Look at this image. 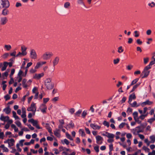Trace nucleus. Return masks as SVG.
Here are the masks:
<instances>
[{
  "mask_svg": "<svg viewBox=\"0 0 155 155\" xmlns=\"http://www.w3.org/2000/svg\"><path fill=\"white\" fill-rule=\"evenodd\" d=\"M96 143L99 145L101 144L103 141V138L100 136L98 135L96 136Z\"/></svg>",
  "mask_w": 155,
  "mask_h": 155,
  "instance_id": "8",
  "label": "nucleus"
},
{
  "mask_svg": "<svg viewBox=\"0 0 155 155\" xmlns=\"http://www.w3.org/2000/svg\"><path fill=\"white\" fill-rule=\"evenodd\" d=\"M9 72V70H7V71L4 72V73L2 74V76L4 77L5 76L7 77L8 74V72Z\"/></svg>",
  "mask_w": 155,
  "mask_h": 155,
  "instance_id": "45",
  "label": "nucleus"
},
{
  "mask_svg": "<svg viewBox=\"0 0 155 155\" xmlns=\"http://www.w3.org/2000/svg\"><path fill=\"white\" fill-rule=\"evenodd\" d=\"M70 4L69 2H65L64 5V7L66 8H67L70 6Z\"/></svg>",
  "mask_w": 155,
  "mask_h": 155,
  "instance_id": "40",
  "label": "nucleus"
},
{
  "mask_svg": "<svg viewBox=\"0 0 155 155\" xmlns=\"http://www.w3.org/2000/svg\"><path fill=\"white\" fill-rule=\"evenodd\" d=\"M15 123L16 125L18 127H21V124L19 120H17L15 122Z\"/></svg>",
  "mask_w": 155,
  "mask_h": 155,
  "instance_id": "39",
  "label": "nucleus"
},
{
  "mask_svg": "<svg viewBox=\"0 0 155 155\" xmlns=\"http://www.w3.org/2000/svg\"><path fill=\"white\" fill-rule=\"evenodd\" d=\"M79 132L82 137H84L85 136V134L83 129H80Z\"/></svg>",
  "mask_w": 155,
  "mask_h": 155,
  "instance_id": "26",
  "label": "nucleus"
},
{
  "mask_svg": "<svg viewBox=\"0 0 155 155\" xmlns=\"http://www.w3.org/2000/svg\"><path fill=\"white\" fill-rule=\"evenodd\" d=\"M149 72V71L143 70L141 74V76H143L142 78L147 77L148 75Z\"/></svg>",
  "mask_w": 155,
  "mask_h": 155,
  "instance_id": "14",
  "label": "nucleus"
},
{
  "mask_svg": "<svg viewBox=\"0 0 155 155\" xmlns=\"http://www.w3.org/2000/svg\"><path fill=\"white\" fill-rule=\"evenodd\" d=\"M138 113L137 111H135L133 113V115L134 120L138 118Z\"/></svg>",
  "mask_w": 155,
  "mask_h": 155,
  "instance_id": "34",
  "label": "nucleus"
},
{
  "mask_svg": "<svg viewBox=\"0 0 155 155\" xmlns=\"http://www.w3.org/2000/svg\"><path fill=\"white\" fill-rule=\"evenodd\" d=\"M62 154H66V155H75L76 153L75 152H73L71 154H67V153L65 152H63Z\"/></svg>",
  "mask_w": 155,
  "mask_h": 155,
  "instance_id": "60",
  "label": "nucleus"
},
{
  "mask_svg": "<svg viewBox=\"0 0 155 155\" xmlns=\"http://www.w3.org/2000/svg\"><path fill=\"white\" fill-rule=\"evenodd\" d=\"M132 109L130 108H128L127 109V112L128 114H130L132 112Z\"/></svg>",
  "mask_w": 155,
  "mask_h": 155,
  "instance_id": "58",
  "label": "nucleus"
},
{
  "mask_svg": "<svg viewBox=\"0 0 155 155\" xmlns=\"http://www.w3.org/2000/svg\"><path fill=\"white\" fill-rule=\"evenodd\" d=\"M139 80V78H137L133 80L131 82L130 85H132L136 84Z\"/></svg>",
  "mask_w": 155,
  "mask_h": 155,
  "instance_id": "38",
  "label": "nucleus"
},
{
  "mask_svg": "<svg viewBox=\"0 0 155 155\" xmlns=\"http://www.w3.org/2000/svg\"><path fill=\"white\" fill-rule=\"evenodd\" d=\"M140 83H139V84H136L135 85H134L133 87V88L131 91V92H133L135 90V89L138 87L140 85Z\"/></svg>",
  "mask_w": 155,
  "mask_h": 155,
  "instance_id": "42",
  "label": "nucleus"
},
{
  "mask_svg": "<svg viewBox=\"0 0 155 155\" xmlns=\"http://www.w3.org/2000/svg\"><path fill=\"white\" fill-rule=\"evenodd\" d=\"M15 72V70L14 69H12L11 70V74L10 75V78L12 77V76L14 74Z\"/></svg>",
  "mask_w": 155,
  "mask_h": 155,
  "instance_id": "57",
  "label": "nucleus"
},
{
  "mask_svg": "<svg viewBox=\"0 0 155 155\" xmlns=\"http://www.w3.org/2000/svg\"><path fill=\"white\" fill-rule=\"evenodd\" d=\"M36 69H37L35 68V69L31 68L29 71L30 73L32 74L35 73L37 71Z\"/></svg>",
  "mask_w": 155,
  "mask_h": 155,
  "instance_id": "53",
  "label": "nucleus"
},
{
  "mask_svg": "<svg viewBox=\"0 0 155 155\" xmlns=\"http://www.w3.org/2000/svg\"><path fill=\"white\" fill-rule=\"evenodd\" d=\"M60 130L58 129H56L54 131V135L57 137L60 138L61 135L60 134Z\"/></svg>",
  "mask_w": 155,
  "mask_h": 155,
  "instance_id": "13",
  "label": "nucleus"
},
{
  "mask_svg": "<svg viewBox=\"0 0 155 155\" xmlns=\"http://www.w3.org/2000/svg\"><path fill=\"white\" fill-rule=\"evenodd\" d=\"M44 75V73L40 74H35L33 76V78L39 80L43 77Z\"/></svg>",
  "mask_w": 155,
  "mask_h": 155,
  "instance_id": "9",
  "label": "nucleus"
},
{
  "mask_svg": "<svg viewBox=\"0 0 155 155\" xmlns=\"http://www.w3.org/2000/svg\"><path fill=\"white\" fill-rule=\"evenodd\" d=\"M126 124V123H125L124 122H123L121 124H120L119 126V127L120 129H121L123 128L125 125Z\"/></svg>",
  "mask_w": 155,
  "mask_h": 155,
  "instance_id": "47",
  "label": "nucleus"
},
{
  "mask_svg": "<svg viewBox=\"0 0 155 155\" xmlns=\"http://www.w3.org/2000/svg\"><path fill=\"white\" fill-rule=\"evenodd\" d=\"M21 52L26 55L27 54V52L26 50L27 49V48L25 46H22L21 47Z\"/></svg>",
  "mask_w": 155,
  "mask_h": 155,
  "instance_id": "19",
  "label": "nucleus"
},
{
  "mask_svg": "<svg viewBox=\"0 0 155 155\" xmlns=\"http://www.w3.org/2000/svg\"><path fill=\"white\" fill-rule=\"evenodd\" d=\"M103 135L106 136L109 138H113L114 137V134L108 132H106L105 134H103Z\"/></svg>",
  "mask_w": 155,
  "mask_h": 155,
  "instance_id": "20",
  "label": "nucleus"
},
{
  "mask_svg": "<svg viewBox=\"0 0 155 155\" xmlns=\"http://www.w3.org/2000/svg\"><path fill=\"white\" fill-rule=\"evenodd\" d=\"M12 114L13 117L15 118V120H20L18 116L16 115V114L15 112L14 111H12Z\"/></svg>",
  "mask_w": 155,
  "mask_h": 155,
  "instance_id": "27",
  "label": "nucleus"
},
{
  "mask_svg": "<svg viewBox=\"0 0 155 155\" xmlns=\"http://www.w3.org/2000/svg\"><path fill=\"white\" fill-rule=\"evenodd\" d=\"M153 60L151 61L150 63L149 64L151 66L155 64V55H154L152 58Z\"/></svg>",
  "mask_w": 155,
  "mask_h": 155,
  "instance_id": "29",
  "label": "nucleus"
},
{
  "mask_svg": "<svg viewBox=\"0 0 155 155\" xmlns=\"http://www.w3.org/2000/svg\"><path fill=\"white\" fill-rule=\"evenodd\" d=\"M148 114V113H147V114H142L139 117V118L141 120H143L147 115Z\"/></svg>",
  "mask_w": 155,
  "mask_h": 155,
  "instance_id": "31",
  "label": "nucleus"
},
{
  "mask_svg": "<svg viewBox=\"0 0 155 155\" xmlns=\"http://www.w3.org/2000/svg\"><path fill=\"white\" fill-rule=\"evenodd\" d=\"M32 124L33 126L35 127L38 124V121L37 120H34Z\"/></svg>",
  "mask_w": 155,
  "mask_h": 155,
  "instance_id": "63",
  "label": "nucleus"
},
{
  "mask_svg": "<svg viewBox=\"0 0 155 155\" xmlns=\"http://www.w3.org/2000/svg\"><path fill=\"white\" fill-rule=\"evenodd\" d=\"M5 48L6 49L7 51H9L11 49L12 47L10 45H5Z\"/></svg>",
  "mask_w": 155,
  "mask_h": 155,
  "instance_id": "37",
  "label": "nucleus"
},
{
  "mask_svg": "<svg viewBox=\"0 0 155 155\" xmlns=\"http://www.w3.org/2000/svg\"><path fill=\"white\" fill-rule=\"evenodd\" d=\"M137 135H138L140 138L141 140H143L145 138V136L143 134H138Z\"/></svg>",
  "mask_w": 155,
  "mask_h": 155,
  "instance_id": "46",
  "label": "nucleus"
},
{
  "mask_svg": "<svg viewBox=\"0 0 155 155\" xmlns=\"http://www.w3.org/2000/svg\"><path fill=\"white\" fill-rule=\"evenodd\" d=\"M0 119L2 121L6 122L9 119V117L8 116L5 117L3 115H1Z\"/></svg>",
  "mask_w": 155,
  "mask_h": 155,
  "instance_id": "21",
  "label": "nucleus"
},
{
  "mask_svg": "<svg viewBox=\"0 0 155 155\" xmlns=\"http://www.w3.org/2000/svg\"><path fill=\"white\" fill-rule=\"evenodd\" d=\"M75 109H74L73 108H72L71 109H70L69 110V112L71 114H73L74 113V112H75Z\"/></svg>",
  "mask_w": 155,
  "mask_h": 155,
  "instance_id": "55",
  "label": "nucleus"
},
{
  "mask_svg": "<svg viewBox=\"0 0 155 155\" xmlns=\"http://www.w3.org/2000/svg\"><path fill=\"white\" fill-rule=\"evenodd\" d=\"M134 33L135 34L134 36L136 37H139V35L138 33V32L137 31H134Z\"/></svg>",
  "mask_w": 155,
  "mask_h": 155,
  "instance_id": "61",
  "label": "nucleus"
},
{
  "mask_svg": "<svg viewBox=\"0 0 155 155\" xmlns=\"http://www.w3.org/2000/svg\"><path fill=\"white\" fill-rule=\"evenodd\" d=\"M61 142L63 143H65L67 145H68L69 143L68 140L66 139H64L63 140H62Z\"/></svg>",
  "mask_w": 155,
  "mask_h": 155,
  "instance_id": "43",
  "label": "nucleus"
},
{
  "mask_svg": "<svg viewBox=\"0 0 155 155\" xmlns=\"http://www.w3.org/2000/svg\"><path fill=\"white\" fill-rule=\"evenodd\" d=\"M47 109V107L45 104H42L40 106L38 111H39V110H40L42 113L44 114L46 113V110Z\"/></svg>",
  "mask_w": 155,
  "mask_h": 155,
  "instance_id": "7",
  "label": "nucleus"
},
{
  "mask_svg": "<svg viewBox=\"0 0 155 155\" xmlns=\"http://www.w3.org/2000/svg\"><path fill=\"white\" fill-rule=\"evenodd\" d=\"M53 54L51 51H47L45 52L42 55L41 58L44 60H48L50 58Z\"/></svg>",
  "mask_w": 155,
  "mask_h": 155,
  "instance_id": "2",
  "label": "nucleus"
},
{
  "mask_svg": "<svg viewBox=\"0 0 155 155\" xmlns=\"http://www.w3.org/2000/svg\"><path fill=\"white\" fill-rule=\"evenodd\" d=\"M136 98V97L135 96V94L134 93H133L132 94H130L129 97V100L128 102L130 104V103H131V101H132V100L133 99H135Z\"/></svg>",
  "mask_w": 155,
  "mask_h": 155,
  "instance_id": "16",
  "label": "nucleus"
},
{
  "mask_svg": "<svg viewBox=\"0 0 155 155\" xmlns=\"http://www.w3.org/2000/svg\"><path fill=\"white\" fill-rule=\"evenodd\" d=\"M132 135L130 133H129L126 134V137L128 139L131 138L132 137Z\"/></svg>",
  "mask_w": 155,
  "mask_h": 155,
  "instance_id": "54",
  "label": "nucleus"
},
{
  "mask_svg": "<svg viewBox=\"0 0 155 155\" xmlns=\"http://www.w3.org/2000/svg\"><path fill=\"white\" fill-rule=\"evenodd\" d=\"M41 64L40 62H38L36 64L35 67V68L37 69L39 68L40 67H41Z\"/></svg>",
  "mask_w": 155,
  "mask_h": 155,
  "instance_id": "36",
  "label": "nucleus"
},
{
  "mask_svg": "<svg viewBox=\"0 0 155 155\" xmlns=\"http://www.w3.org/2000/svg\"><path fill=\"white\" fill-rule=\"evenodd\" d=\"M82 111L81 110L79 109L75 113V115L76 117L80 116V115Z\"/></svg>",
  "mask_w": 155,
  "mask_h": 155,
  "instance_id": "30",
  "label": "nucleus"
},
{
  "mask_svg": "<svg viewBox=\"0 0 155 155\" xmlns=\"http://www.w3.org/2000/svg\"><path fill=\"white\" fill-rule=\"evenodd\" d=\"M9 11L8 10L6 9H4L2 12V14L4 16L7 15Z\"/></svg>",
  "mask_w": 155,
  "mask_h": 155,
  "instance_id": "25",
  "label": "nucleus"
},
{
  "mask_svg": "<svg viewBox=\"0 0 155 155\" xmlns=\"http://www.w3.org/2000/svg\"><path fill=\"white\" fill-rule=\"evenodd\" d=\"M9 6V3L8 0H0V7L7 8Z\"/></svg>",
  "mask_w": 155,
  "mask_h": 155,
  "instance_id": "5",
  "label": "nucleus"
},
{
  "mask_svg": "<svg viewBox=\"0 0 155 155\" xmlns=\"http://www.w3.org/2000/svg\"><path fill=\"white\" fill-rule=\"evenodd\" d=\"M120 61V59L119 58H117L114 60V64H118Z\"/></svg>",
  "mask_w": 155,
  "mask_h": 155,
  "instance_id": "52",
  "label": "nucleus"
},
{
  "mask_svg": "<svg viewBox=\"0 0 155 155\" xmlns=\"http://www.w3.org/2000/svg\"><path fill=\"white\" fill-rule=\"evenodd\" d=\"M25 55L22 52H19L16 55V57H21Z\"/></svg>",
  "mask_w": 155,
  "mask_h": 155,
  "instance_id": "41",
  "label": "nucleus"
},
{
  "mask_svg": "<svg viewBox=\"0 0 155 155\" xmlns=\"http://www.w3.org/2000/svg\"><path fill=\"white\" fill-rule=\"evenodd\" d=\"M142 148L146 152H149L150 151L149 149L146 146L143 147Z\"/></svg>",
  "mask_w": 155,
  "mask_h": 155,
  "instance_id": "48",
  "label": "nucleus"
},
{
  "mask_svg": "<svg viewBox=\"0 0 155 155\" xmlns=\"http://www.w3.org/2000/svg\"><path fill=\"white\" fill-rule=\"evenodd\" d=\"M148 5L151 8L155 6V3L154 2H153L151 3H149L148 4Z\"/></svg>",
  "mask_w": 155,
  "mask_h": 155,
  "instance_id": "49",
  "label": "nucleus"
},
{
  "mask_svg": "<svg viewBox=\"0 0 155 155\" xmlns=\"http://www.w3.org/2000/svg\"><path fill=\"white\" fill-rule=\"evenodd\" d=\"M151 143H154L155 142V135H152L149 137Z\"/></svg>",
  "mask_w": 155,
  "mask_h": 155,
  "instance_id": "22",
  "label": "nucleus"
},
{
  "mask_svg": "<svg viewBox=\"0 0 155 155\" xmlns=\"http://www.w3.org/2000/svg\"><path fill=\"white\" fill-rule=\"evenodd\" d=\"M87 114V110H84L82 112L81 114V117L83 118H85Z\"/></svg>",
  "mask_w": 155,
  "mask_h": 155,
  "instance_id": "32",
  "label": "nucleus"
},
{
  "mask_svg": "<svg viewBox=\"0 0 155 155\" xmlns=\"http://www.w3.org/2000/svg\"><path fill=\"white\" fill-rule=\"evenodd\" d=\"M59 61V58L58 57H56L53 60V66H55L58 64Z\"/></svg>",
  "mask_w": 155,
  "mask_h": 155,
  "instance_id": "17",
  "label": "nucleus"
},
{
  "mask_svg": "<svg viewBox=\"0 0 155 155\" xmlns=\"http://www.w3.org/2000/svg\"><path fill=\"white\" fill-rule=\"evenodd\" d=\"M117 51L119 53H121L124 51V49L122 46H120L118 48Z\"/></svg>",
  "mask_w": 155,
  "mask_h": 155,
  "instance_id": "33",
  "label": "nucleus"
},
{
  "mask_svg": "<svg viewBox=\"0 0 155 155\" xmlns=\"http://www.w3.org/2000/svg\"><path fill=\"white\" fill-rule=\"evenodd\" d=\"M66 137L71 140H73V138L71 137V135L68 133H66Z\"/></svg>",
  "mask_w": 155,
  "mask_h": 155,
  "instance_id": "35",
  "label": "nucleus"
},
{
  "mask_svg": "<svg viewBox=\"0 0 155 155\" xmlns=\"http://www.w3.org/2000/svg\"><path fill=\"white\" fill-rule=\"evenodd\" d=\"M30 57L32 59H36L37 58V54L35 50L31 49L30 51Z\"/></svg>",
  "mask_w": 155,
  "mask_h": 155,
  "instance_id": "6",
  "label": "nucleus"
},
{
  "mask_svg": "<svg viewBox=\"0 0 155 155\" xmlns=\"http://www.w3.org/2000/svg\"><path fill=\"white\" fill-rule=\"evenodd\" d=\"M139 118L138 117V118L134 120L136 122H137L138 124H141V121H140L139 120Z\"/></svg>",
  "mask_w": 155,
  "mask_h": 155,
  "instance_id": "62",
  "label": "nucleus"
},
{
  "mask_svg": "<svg viewBox=\"0 0 155 155\" xmlns=\"http://www.w3.org/2000/svg\"><path fill=\"white\" fill-rule=\"evenodd\" d=\"M8 65V63L7 62H4L3 63V66L2 67V71H3L5 70Z\"/></svg>",
  "mask_w": 155,
  "mask_h": 155,
  "instance_id": "23",
  "label": "nucleus"
},
{
  "mask_svg": "<svg viewBox=\"0 0 155 155\" xmlns=\"http://www.w3.org/2000/svg\"><path fill=\"white\" fill-rule=\"evenodd\" d=\"M15 143V140L13 139H9V141L8 143V147H10L14 145Z\"/></svg>",
  "mask_w": 155,
  "mask_h": 155,
  "instance_id": "18",
  "label": "nucleus"
},
{
  "mask_svg": "<svg viewBox=\"0 0 155 155\" xmlns=\"http://www.w3.org/2000/svg\"><path fill=\"white\" fill-rule=\"evenodd\" d=\"M130 131L134 135H137L139 133L143 132V130L140 129V126L131 129Z\"/></svg>",
  "mask_w": 155,
  "mask_h": 155,
  "instance_id": "4",
  "label": "nucleus"
},
{
  "mask_svg": "<svg viewBox=\"0 0 155 155\" xmlns=\"http://www.w3.org/2000/svg\"><path fill=\"white\" fill-rule=\"evenodd\" d=\"M28 111H31L33 113V115H35L36 110V104L32 102L30 106L28 107L27 109Z\"/></svg>",
  "mask_w": 155,
  "mask_h": 155,
  "instance_id": "3",
  "label": "nucleus"
},
{
  "mask_svg": "<svg viewBox=\"0 0 155 155\" xmlns=\"http://www.w3.org/2000/svg\"><path fill=\"white\" fill-rule=\"evenodd\" d=\"M144 143H146L147 146H148L150 145V143H151L150 141H149L148 138L145 139L144 140Z\"/></svg>",
  "mask_w": 155,
  "mask_h": 155,
  "instance_id": "44",
  "label": "nucleus"
},
{
  "mask_svg": "<svg viewBox=\"0 0 155 155\" xmlns=\"http://www.w3.org/2000/svg\"><path fill=\"white\" fill-rule=\"evenodd\" d=\"M8 19L6 17H2L0 18V23L1 25H4L7 23Z\"/></svg>",
  "mask_w": 155,
  "mask_h": 155,
  "instance_id": "10",
  "label": "nucleus"
},
{
  "mask_svg": "<svg viewBox=\"0 0 155 155\" xmlns=\"http://www.w3.org/2000/svg\"><path fill=\"white\" fill-rule=\"evenodd\" d=\"M153 104V102L150 101L149 100H147L146 101L143 102L140 104V105L142 107H143L147 105H150Z\"/></svg>",
  "mask_w": 155,
  "mask_h": 155,
  "instance_id": "11",
  "label": "nucleus"
},
{
  "mask_svg": "<svg viewBox=\"0 0 155 155\" xmlns=\"http://www.w3.org/2000/svg\"><path fill=\"white\" fill-rule=\"evenodd\" d=\"M94 149L97 152H98L99 151V147L98 146H96L94 147Z\"/></svg>",
  "mask_w": 155,
  "mask_h": 155,
  "instance_id": "56",
  "label": "nucleus"
},
{
  "mask_svg": "<svg viewBox=\"0 0 155 155\" xmlns=\"http://www.w3.org/2000/svg\"><path fill=\"white\" fill-rule=\"evenodd\" d=\"M103 124L104 126H107L108 127H109V123L105 120L104 121V122H103Z\"/></svg>",
  "mask_w": 155,
  "mask_h": 155,
  "instance_id": "51",
  "label": "nucleus"
},
{
  "mask_svg": "<svg viewBox=\"0 0 155 155\" xmlns=\"http://www.w3.org/2000/svg\"><path fill=\"white\" fill-rule=\"evenodd\" d=\"M44 84L48 90H51L54 87V84L52 82V79L50 78H46L44 81Z\"/></svg>",
  "mask_w": 155,
  "mask_h": 155,
  "instance_id": "1",
  "label": "nucleus"
},
{
  "mask_svg": "<svg viewBox=\"0 0 155 155\" xmlns=\"http://www.w3.org/2000/svg\"><path fill=\"white\" fill-rule=\"evenodd\" d=\"M90 126L94 130H99L101 128V126H98V125L96 124H90Z\"/></svg>",
  "mask_w": 155,
  "mask_h": 155,
  "instance_id": "12",
  "label": "nucleus"
},
{
  "mask_svg": "<svg viewBox=\"0 0 155 155\" xmlns=\"http://www.w3.org/2000/svg\"><path fill=\"white\" fill-rule=\"evenodd\" d=\"M43 102L44 103H46L48 101L49 99L48 98H43Z\"/></svg>",
  "mask_w": 155,
  "mask_h": 155,
  "instance_id": "64",
  "label": "nucleus"
},
{
  "mask_svg": "<svg viewBox=\"0 0 155 155\" xmlns=\"http://www.w3.org/2000/svg\"><path fill=\"white\" fill-rule=\"evenodd\" d=\"M4 111L6 114H8L10 112L11 109L10 108L8 107L5 109Z\"/></svg>",
  "mask_w": 155,
  "mask_h": 155,
  "instance_id": "28",
  "label": "nucleus"
},
{
  "mask_svg": "<svg viewBox=\"0 0 155 155\" xmlns=\"http://www.w3.org/2000/svg\"><path fill=\"white\" fill-rule=\"evenodd\" d=\"M131 107H137L139 106L140 104H137V102L136 101H134L133 103L129 104Z\"/></svg>",
  "mask_w": 155,
  "mask_h": 155,
  "instance_id": "24",
  "label": "nucleus"
},
{
  "mask_svg": "<svg viewBox=\"0 0 155 155\" xmlns=\"http://www.w3.org/2000/svg\"><path fill=\"white\" fill-rule=\"evenodd\" d=\"M45 127L48 130V132L51 134V136L53 134V133L52 131V129L50 127L49 124L48 123H46L45 124Z\"/></svg>",
  "mask_w": 155,
  "mask_h": 155,
  "instance_id": "15",
  "label": "nucleus"
},
{
  "mask_svg": "<svg viewBox=\"0 0 155 155\" xmlns=\"http://www.w3.org/2000/svg\"><path fill=\"white\" fill-rule=\"evenodd\" d=\"M155 120V119L154 118H151L148 120V122L150 124H152V123Z\"/></svg>",
  "mask_w": 155,
  "mask_h": 155,
  "instance_id": "50",
  "label": "nucleus"
},
{
  "mask_svg": "<svg viewBox=\"0 0 155 155\" xmlns=\"http://www.w3.org/2000/svg\"><path fill=\"white\" fill-rule=\"evenodd\" d=\"M151 66L149 64L148 65L146 66L144 68V70L145 71H148V70L151 68Z\"/></svg>",
  "mask_w": 155,
  "mask_h": 155,
  "instance_id": "59",
  "label": "nucleus"
}]
</instances>
